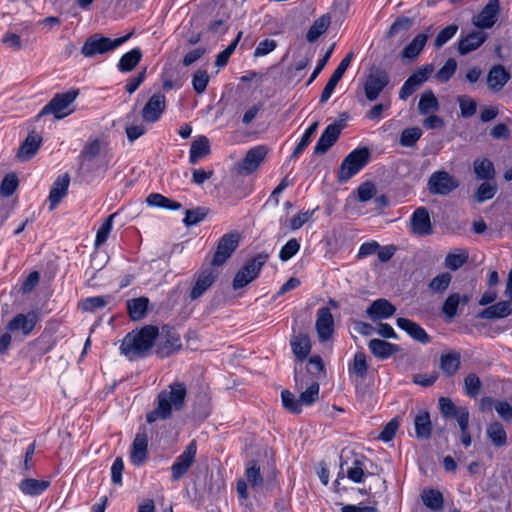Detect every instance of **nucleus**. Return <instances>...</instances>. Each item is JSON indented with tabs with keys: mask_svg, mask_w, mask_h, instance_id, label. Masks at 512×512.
Returning <instances> with one entry per match:
<instances>
[{
	"mask_svg": "<svg viewBox=\"0 0 512 512\" xmlns=\"http://www.w3.org/2000/svg\"><path fill=\"white\" fill-rule=\"evenodd\" d=\"M186 397L187 386L184 382L170 383L158 393L155 407L146 414V421L151 424L158 420L171 419L174 412H179L184 408Z\"/></svg>",
	"mask_w": 512,
	"mask_h": 512,
	"instance_id": "1",
	"label": "nucleus"
},
{
	"mask_svg": "<svg viewBox=\"0 0 512 512\" xmlns=\"http://www.w3.org/2000/svg\"><path fill=\"white\" fill-rule=\"evenodd\" d=\"M158 336V328L145 325L139 330L129 332L122 340L120 351L128 359L134 360L147 356Z\"/></svg>",
	"mask_w": 512,
	"mask_h": 512,
	"instance_id": "2",
	"label": "nucleus"
},
{
	"mask_svg": "<svg viewBox=\"0 0 512 512\" xmlns=\"http://www.w3.org/2000/svg\"><path fill=\"white\" fill-rule=\"evenodd\" d=\"M79 94V90L71 89L64 93L56 94L39 112L37 117L52 114L56 119H63L73 113V103Z\"/></svg>",
	"mask_w": 512,
	"mask_h": 512,
	"instance_id": "3",
	"label": "nucleus"
},
{
	"mask_svg": "<svg viewBox=\"0 0 512 512\" xmlns=\"http://www.w3.org/2000/svg\"><path fill=\"white\" fill-rule=\"evenodd\" d=\"M131 34H127L123 37L111 39L109 37L94 34L90 36L83 44L81 48V54L86 58H93L97 55H103L111 52L124 44Z\"/></svg>",
	"mask_w": 512,
	"mask_h": 512,
	"instance_id": "4",
	"label": "nucleus"
},
{
	"mask_svg": "<svg viewBox=\"0 0 512 512\" xmlns=\"http://www.w3.org/2000/svg\"><path fill=\"white\" fill-rule=\"evenodd\" d=\"M369 159L370 151L366 147L351 151L340 165L338 179L340 181L349 180L368 164Z\"/></svg>",
	"mask_w": 512,
	"mask_h": 512,
	"instance_id": "5",
	"label": "nucleus"
},
{
	"mask_svg": "<svg viewBox=\"0 0 512 512\" xmlns=\"http://www.w3.org/2000/svg\"><path fill=\"white\" fill-rule=\"evenodd\" d=\"M295 387L300 393V401L302 406H310L319 399V383L314 380L309 371H303V369L295 366Z\"/></svg>",
	"mask_w": 512,
	"mask_h": 512,
	"instance_id": "6",
	"label": "nucleus"
},
{
	"mask_svg": "<svg viewBox=\"0 0 512 512\" xmlns=\"http://www.w3.org/2000/svg\"><path fill=\"white\" fill-rule=\"evenodd\" d=\"M268 258L269 255L267 253L261 252L247 260L234 277L233 289L238 290L243 288L256 279Z\"/></svg>",
	"mask_w": 512,
	"mask_h": 512,
	"instance_id": "7",
	"label": "nucleus"
},
{
	"mask_svg": "<svg viewBox=\"0 0 512 512\" xmlns=\"http://www.w3.org/2000/svg\"><path fill=\"white\" fill-rule=\"evenodd\" d=\"M156 341V353L161 358L169 357L182 348L180 334L170 327H163L161 332L158 331Z\"/></svg>",
	"mask_w": 512,
	"mask_h": 512,
	"instance_id": "8",
	"label": "nucleus"
},
{
	"mask_svg": "<svg viewBox=\"0 0 512 512\" xmlns=\"http://www.w3.org/2000/svg\"><path fill=\"white\" fill-rule=\"evenodd\" d=\"M427 186L433 195H448L458 188L459 181L447 171L439 170L430 175Z\"/></svg>",
	"mask_w": 512,
	"mask_h": 512,
	"instance_id": "9",
	"label": "nucleus"
},
{
	"mask_svg": "<svg viewBox=\"0 0 512 512\" xmlns=\"http://www.w3.org/2000/svg\"><path fill=\"white\" fill-rule=\"evenodd\" d=\"M39 321L40 313L37 310L19 313L6 324V330L12 334L21 333L23 337H27L32 334Z\"/></svg>",
	"mask_w": 512,
	"mask_h": 512,
	"instance_id": "10",
	"label": "nucleus"
},
{
	"mask_svg": "<svg viewBox=\"0 0 512 512\" xmlns=\"http://www.w3.org/2000/svg\"><path fill=\"white\" fill-rule=\"evenodd\" d=\"M197 453V445L193 440L185 448V450L176 457L171 466V480L177 482L182 479L190 470L195 462Z\"/></svg>",
	"mask_w": 512,
	"mask_h": 512,
	"instance_id": "11",
	"label": "nucleus"
},
{
	"mask_svg": "<svg viewBox=\"0 0 512 512\" xmlns=\"http://www.w3.org/2000/svg\"><path fill=\"white\" fill-rule=\"evenodd\" d=\"M433 71L434 66L432 64H426L416 69L400 88L399 98L401 100H407L414 93L418 86L422 85L428 80Z\"/></svg>",
	"mask_w": 512,
	"mask_h": 512,
	"instance_id": "12",
	"label": "nucleus"
},
{
	"mask_svg": "<svg viewBox=\"0 0 512 512\" xmlns=\"http://www.w3.org/2000/svg\"><path fill=\"white\" fill-rule=\"evenodd\" d=\"M239 245L238 233H230L223 235L217 245L216 252L212 259V265H223L233 254Z\"/></svg>",
	"mask_w": 512,
	"mask_h": 512,
	"instance_id": "13",
	"label": "nucleus"
},
{
	"mask_svg": "<svg viewBox=\"0 0 512 512\" xmlns=\"http://www.w3.org/2000/svg\"><path fill=\"white\" fill-rule=\"evenodd\" d=\"M389 83V76L383 70L371 72L364 83L365 96L369 101H375Z\"/></svg>",
	"mask_w": 512,
	"mask_h": 512,
	"instance_id": "14",
	"label": "nucleus"
},
{
	"mask_svg": "<svg viewBox=\"0 0 512 512\" xmlns=\"http://www.w3.org/2000/svg\"><path fill=\"white\" fill-rule=\"evenodd\" d=\"M315 329L320 342L330 340L334 334V317L328 307L317 310Z\"/></svg>",
	"mask_w": 512,
	"mask_h": 512,
	"instance_id": "15",
	"label": "nucleus"
},
{
	"mask_svg": "<svg viewBox=\"0 0 512 512\" xmlns=\"http://www.w3.org/2000/svg\"><path fill=\"white\" fill-rule=\"evenodd\" d=\"M166 97L162 93L153 94L142 109L141 115L145 122L154 123L158 121L165 111Z\"/></svg>",
	"mask_w": 512,
	"mask_h": 512,
	"instance_id": "16",
	"label": "nucleus"
},
{
	"mask_svg": "<svg viewBox=\"0 0 512 512\" xmlns=\"http://www.w3.org/2000/svg\"><path fill=\"white\" fill-rule=\"evenodd\" d=\"M268 149L264 145H258L248 150L244 159L239 164V172L251 174L258 169L264 161Z\"/></svg>",
	"mask_w": 512,
	"mask_h": 512,
	"instance_id": "17",
	"label": "nucleus"
},
{
	"mask_svg": "<svg viewBox=\"0 0 512 512\" xmlns=\"http://www.w3.org/2000/svg\"><path fill=\"white\" fill-rule=\"evenodd\" d=\"M353 56H354L353 53L350 52L341 60L338 67L333 72L332 76L328 80L327 84L325 85V87L321 93V96H320L321 103H326L330 99V97L332 96V94L335 90V87L337 86L339 81L342 79L344 73L348 69V67L353 59Z\"/></svg>",
	"mask_w": 512,
	"mask_h": 512,
	"instance_id": "18",
	"label": "nucleus"
},
{
	"mask_svg": "<svg viewBox=\"0 0 512 512\" xmlns=\"http://www.w3.org/2000/svg\"><path fill=\"white\" fill-rule=\"evenodd\" d=\"M499 10V0H489L480 13L473 18V24L481 29L491 28L497 21Z\"/></svg>",
	"mask_w": 512,
	"mask_h": 512,
	"instance_id": "19",
	"label": "nucleus"
},
{
	"mask_svg": "<svg viewBox=\"0 0 512 512\" xmlns=\"http://www.w3.org/2000/svg\"><path fill=\"white\" fill-rule=\"evenodd\" d=\"M341 129L342 127L338 123L329 124L318 139L314 147V153L317 155L325 154L337 141Z\"/></svg>",
	"mask_w": 512,
	"mask_h": 512,
	"instance_id": "20",
	"label": "nucleus"
},
{
	"mask_svg": "<svg viewBox=\"0 0 512 512\" xmlns=\"http://www.w3.org/2000/svg\"><path fill=\"white\" fill-rule=\"evenodd\" d=\"M291 350L295 356L296 366L302 369L303 361L308 357L311 351V341L307 334L293 335L290 339Z\"/></svg>",
	"mask_w": 512,
	"mask_h": 512,
	"instance_id": "21",
	"label": "nucleus"
},
{
	"mask_svg": "<svg viewBox=\"0 0 512 512\" xmlns=\"http://www.w3.org/2000/svg\"><path fill=\"white\" fill-rule=\"evenodd\" d=\"M411 230L414 234L425 236L432 233L430 215L425 207L417 208L410 219Z\"/></svg>",
	"mask_w": 512,
	"mask_h": 512,
	"instance_id": "22",
	"label": "nucleus"
},
{
	"mask_svg": "<svg viewBox=\"0 0 512 512\" xmlns=\"http://www.w3.org/2000/svg\"><path fill=\"white\" fill-rule=\"evenodd\" d=\"M148 436L145 432H138L133 440L130 450V461L135 466L142 465L147 459Z\"/></svg>",
	"mask_w": 512,
	"mask_h": 512,
	"instance_id": "23",
	"label": "nucleus"
},
{
	"mask_svg": "<svg viewBox=\"0 0 512 512\" xmlns=\"http://www.w3.org/2000/svg\"><path fill=\"white\" fill-rule=\"evenodd\" d=\"M70 184V177L67 173L59 175L54 181L49 192L50 210H54L62 199L67 195Z\"/></svg>",
	"mask_w": 512,
	"mask_h": 512,
	"instance_id": "24",
	"label": "nucleus"
},
{
	"mask_svg": "<svg viewBox=\"0 0 512 512\" xmlns=\"http://www.w3.org/2000/svg\"><path fill=\"white\" fill-rule=\"evenodd\" d=\"M395 312V306L388 300L382 298L373 301L366 310V314L373 321L390 318Z\"/></svg>",
	"mask_w": 512,
	"mask_h": 512,
	"instance_id": "25",
	"label": "nucleus"
},
{
	"mask_svg": "<svg viewBox=\"0 0 512 512\" xmlns=\"http://www.w3.org/2000/svg\"><path fill=\"white\" fill-rule=\"evenodd\" d=\"M42 143V137L36 133H30L20 145L17 158L26 162L35 156Z\"/></svg>",
	"mask_w": 512,
	"mask_h": 512,
	"instance_id": "26",
	"label": "nucleus"
},
{
	"mask_svg": "<svg viewBox=\"0 0 512 512\" xmlns=\"http://www.w3.org/2000/svg\"><path fill=\"white\" fill-rule=\"evenodd\" d=\"M512 313V299L500 301L479 312L478 318L481 319H499L505 318Z\"/></svg>",
	"mask_w": 512,
	"mask_h": 512,
	"instance_id": "27",
	"label": "nucleus"
},
{
	"mask_svg": "<svg viewBox=\"0 0 512 512\" xmlns=\"http://www.w3.org/2000/svg\"><path fill=\"white\" fill-rule=\"evenodd\" d=\"M487 38L483 31H474L467 34L459 40L458 51L461 55H466L479 48Z\"/></svg>",
	"mask_w": 512,
	"mask_h": 512,
	"instance_id": "28",
	"label": "nucleus"
},
{
	"mask_svg": "<svg viewBox=\"0 0 512 512\" xmlns=\"http://www.w3.org/2000/svg\"><path fill=\"white\" fill-rule=\"evenodd\" d=\"M510 79L509 72L502 66H493L487 75V85L494 91L498 92L507 84Z\"/></svg>",
	"mask_w": 512,
	"mask_h": 512,
	"instance_id": "29",
	"label": "nucleus"
},
{
	"mask_svg": "<svg viewBox=\"0 0 512 512\" xmlns=\"http://www.w3.org/2000/svg\"><path fill=\"white\" fill-rule=\"evenodd\" d=\"M368 348L378 359H388L400 350L398 345L377 338L369 341Z\"/></svg>",
	"mask_w": 512,
	"mask_h": 512,
	"instance_id": "30",
	"label": "nucleus"
},
{
	"mask_svg": "<svg viewBox=\"0 0 512 512\" xmlns=\"http://www.w3.org/2000/svg\"><path fill=\"white\" fill-rule=\"evenodd\" d=\"M216 274L213 270L207 269L199 273L196 283L191 290L190 298L196 300L201 297L214 283Z\"/></svg>",
	"mask_w": 512,
	"mask_h": 512,
	"instance_id": "31",
	"label": "nucleus"
},
{
	"mask_svg": "<svg viewBox=\"0 0 512 512\" xmlns=\"http://www.w3.org/2000/svg\"><path fill=\"white\" fill-rule=\"evenodd\" d=\"M396 324L400 329L406 331L414 340L421 343H428L430 341L429 335L417 323L407 318L400 317L396 320Z\"/></svg>",
	"mask_w": 512,
	"mask_h": 512,
	"instance_id": "32",
	"label": "nucleus"
},
{
	"mask_svg": "<svg viewBox=\"0 0 512 512\" xmlns=\"http://www.w3.org/2000/svg\"><path fill=\"white\" fill-rule=\"evenodd\" d=\"M104 149V142L99 139L89 141L82 149L79 159L82 166L96 160Z\"/></svg>",
	"mask_w": 512,
	"mask_h": 512,
	"instance_id": "33",
	"label": "nucleus"
},
{
	"mask_svg": "<svg viewBox=\"0 0 512 512\" xmlns=\"http://www.w3.org/2000/svg\"><path fill=\"white\" fill-rule=\"evenodd\" d=\"M210 153V143L206 136H198L191 143L189 162L196 164L201 158Z\"/></svg>",
	"mask_w": 512,
	"mask_h": 512,
	"instance_id": "34",
	"label": "nucleus"
},
{
	"mask_svg": "<svg viewBox=\"0 0 512 512\" xmlns=\"http://www.w3.org/2000/svg\"><path fill=\"white\" fill-rule=\"evenodd\" d=\"M49 486V481L37 480L34 478H25L22 481H20L19 490L24 495L34 497L41 495Z\"/></svg>",
	"mask_w": 512,
	"mask_h": 512,
	"instance_id": "35",
	"label": "nucleus"
},
{
	"mask_svg": "<svg viewBox=\"0 0 512 512\" xmlns=\"http://www.w3.org/2000/svg\"><path fill=\"white\" fill-rule=\"evenodd\" d=\"M414 427L416 437L419 439H428L432 432V423L427 411H419L414 418Z\"/></svg>",
	"mask_w": 512,
	"mask_h": 512,
	"instance_id": "36",
	"label": "nucleus"
},
{
	"mask_svg": "<svg viewBox=\"0 0 512 512\" xmlns=\"http://www.w3.org/2000/svg\"><path fill=\"white\" fill-rule=\"evenodd\" d=\"M148 304L149 300L146 297H139L128 300L126 305L130 318L133 321H139L143 319L147 314Z\"/></svg>",
	"mask_w": 512,
	"mask_h": 512,
	"instance_id": "37",
	"label": "nucleus"
},
{
	"mask_svg": "<svg viewBox=\"0 0 512 512\" xmlns=\"http://www.w3.org/2000/svg\"><path fill=\"white\" fill-rule=\"evenodd\" d=\"M461 355L457 351L442 354L440 357V369L447 376L454 375L460 368Z\"/></svg>",
	"mask_w": 512,
	"mask_h": 512,
	"instance_id": "38",
	"label": "nucleus"
},
{
	"mask_svg": "<svg viewBox=\"0 0 512 512\" xmlns=\"http://www.w3.org/2000/svg\"><path fill=\"white\" fill-rule=\"evenodd\" d=\"M142 51L140 48H133L129 52L122 55L120 58L117 68L120 72L132 71L141 61Z\"/></svg>",
	"mask_w": 512,
	"mask_h": 512,
	"instance_id": "39",
	"label": "nucleus"
},
{
	"mask_svg": "<svg viewBox=\"0 0 512 512\" xmlns=\"http://www.w3.org/2000/svg\"><path fill=\"white\" fill-rule=\"evenodd\" d=\"M439 101L431 90H426L418 102V111L422 115L435 113L439 110Z\"/></svg>",
	"mask_w": 512,
	"mask_h": 512,
	"instance_id": "40",
	"label": "nucleus"
},
{
	"mask_svg": "<svg viewBox=\"0 0 512 512\" xmlns=\"http://www.w3.org/2000/svg\"><path fill=\"white\" fill-rule=\"evenodd\" d=\"M429 35L427 33L418 34L402 51L403 58L414 59L423 50Z\"/></svg>",
	"mask_w": 512,
	"mask_h": 512,
	"instance_id": "41",
	"label": "nucleus"
},
{
	"mask_svg": "<svg viewBox=\"0 0 512 512\" xmlns=\"http://www.w3.org/2000/svg\"><path fill=\"white\" fill-rule=\"evenodd\" d=\"M421 498L427 508L433 511H441L443 509L444 499L440 491L435 489L424 490Z\"/></svg>",
	"mask_w": 512,
	"mask_h": 512,
	"instance_id": "42",
	"label": "nucleus"
},
{
	"mask_svg": "<svg viewBox=\"0 0 512 512\" xmlns=\"http://www.w3.org/2000/svg\"><path fill=\"white\" fill-rule=\"evenodd\" d=\"M486 433L490 441L496 447H502L507 443V434L503 425L499 422L487 426Z\"/></svg>",
	"mask_w": 512,
	"mask_h": 512,
	"instance_id": "43",
	"label": "nucleus"
},
{
	"mask_svg": "<svg viewBox=\"0 0 512 512\" xmlns=\"http://www.w3.org/2000/svg\"><path fill=\"white\" fill-rule=\"evenodd\" d=\"M473 168L478 179L491 180L495 176L494 165L489 159H476Z\"/></svg>",
	"mask_w": 512,
	"mask_h": 512,
	"instance_id": "44",
	"label": "nucleus"
},
{
	"mask_svg": "<svg viewBox=\"0 0 512 512\" xmlns=\"http://www.w3.org/2000/svg\"><path fill=\"white\" fill-rule=\"evenodd\" d=\"M146 203L150 207L165 208L168 210H179L181 208L179 202L171 200L159 193H151L146 198Z\"/></svg>",
	"mask_w": 512,
	"mask_h": 512,
	"instance_id": "45",
	"label": "nucleus"
},
{
	"mask_svg": "<svg viewBox=\"0 0 512 512\" xmlns=\"http://www.w3.org/2000/svg\"><path fill=\"white\" fill-rule=\"evenodd\" d=\"M245 476L252 488L256 489L262 487L264 481L260 471V465L256 461L251 460L247 463Z\"/></svg>",
	"mask_w": 512,
	"mask_h": 512,
	"instance_id": "46",
	"label": "nucleus"
},
{
	"mask_svg": "<svg viewBox=\"0 0 512 512\" xmlns=\"http://www.w3.org/2000/svg\"><path fill=\"white\" fill-rule=\"evenodd\" d=\"M330 25L329 16H321L310 26L306 38L309 42H315L322 34L326 32Z\"/></svg>",
	"mask_w": 512,
	"mask_h": 512,
	"instance_id": "47",
	"label": "nucleus"
},
{
	"mask_svg": "<svg viewBox=\"0 0 512 512\" xmlns=\"http://www.w3.org/2000/svg\"><path fill=\"white\" fill-rule=\"evenodd\" d=\"M317 129H318V122H314L305 130L299 143L297 144L294 151L292 152L291 158H298L300 156V154L305 150V148L312 141Z\"/></svg>",
	"mask_w": 512,
	"mask_h": 512,
	"instance_id": "48",
	"label": "nucleus"
},
{
	"mask_svg": "<svg viewBox=\"0 0 512 512\" xmlns=\"http://www.w3.org/2000/svg\"><path fill=\"white\" fill-rule=\"evenodd\" d=\"M368 365L366 354L358 351L354 355L353 363L349 366V372L355 374L359 378H364L367 374Z\"/></svg>",
	"mask_w": 512,
	"mask_h": 512,
	"instance_id": "49",
	"label": "nucleus"
},
{
	"mask_svg": "<svg viewBox=\"0 0 512 512\" xmlns=\"http://www.w3.org/2000/svg\"><path fill=\"white\" fill-rule=\"evenodd\" d=\"M451 281L452 275L450 273H440L429 282L428 288L434 293H443L448 289Z\"/></svg>",
	"mask_w": 512,
	"mask_h": 512,
	"instance_id": "50",
	"label": "nucleus"
},
{
	"mask_svg": "<svg viewBox=\"0 0 512 512\" xmlns=\"http://www.w3.org/2000/svg\"><path fill=\"white\" fill-rule=\"evenodd\" d=\"M114 217H115V214L110 215L97 230L95 241H94V246L96 248H99L107 241L108 236L111 233L112 228H113Z\"/></svg>",
	"mask_w": 512,
	"mask_h": 512,
	"instance_id": "51",
	"label": "nucleus"
},
{
	"mask_svg": "<svg viewBox=\"0 0 512 512\" xmlns=\"http://www.w3.org/2000/svg\"><path fill=\"white\" fill-rule=\"evenodd\" d=\"M422 136V130L418 127L404 129L399 143L403 147H413Z\"/></svg>",
	"mask_w": 512,
	"mask_h": 512,
	"instance_id": "52",
	"label": "nucleus"
},
{
	"mask_svg": "<svg viewBox=\"0 0 512 512\" xmlns=\"http://www.w3.org/2000/svg\"><path fill=\"white\" fill-rule=\"evenodd\" d=\"M282 404L291 413L298 414L302 411V403L300 398H296L295 395L289 390H283L281 392Z\"/></svg>",
	"mask_w": 512,
	"mask_h": 512,
	"instance_id": "53",
	"label": "nucleus"
},
{
	"mask_svg": "<svg viewBox=\"0 0 512 512\" xmlns=\"http://www.w3.org/2000/svg\"><path fill=\"white\" fill-rule=\"evenodd\" d=\"M110 300L107 296H93L84 299L81 302V308L83 311L94 312L98 309L105 307Z\"/></svg>",
	"mask_w": 512,
	"mask_h": 512,
	"instance_id": "54",
	"label": "nucleus"
},
{
	"mask_svg": "<svg viewBox=\"0 0 512 512\" xmlns=\"http://www.w3.org/2000/svg\"><path fill=\"white\" fill-rule=\"evenodd\" d=\"M460 305V294L459 293H451L448 295L446 300L444 301L442 305V312L443 314L449 318L452 319L457 314L458 306Z\"/></svg>",
	"mask_w": 512,
	"mask_h": 512,
	"instance_id": "55",
	"label": "nucleus"
},
{
	"mask_svg": "<svg viewBox=\"0 0 512 512\" xmlns=\"http://www.w3.org/2000/svg\"><path fill=\"white\" fill-rule=\"evenodd\" d=\"M457 69V62L455 59L450 58L446 61L443 67H441L435 74L437 81L441 83L448 82L451 77L455 74Z\"/></svg>",
	"mask_w": 512,
	"mask_h": 512,
	"instance_id": "56",
	"label": "nucleus"
},
{
	"mask_svg": "<svg viewBox=\"0 0 512 512\" xmlns=\"http://www.w3.org/2000/svg\"><path fill=\"white\" fill-rule=\"evenodd\" d=\"M464 386L466 394L471 398H475L480 393L481 380L476 374L470 373L464 379Z\"/></svg>",
	"mask_w": 512,
	"mask_h": 512,
	"instance_id": "57",
	"label": "nucleus"
},
{
	"mask_svg": "<svg viewBox=\"0 0 512 512\" xmlns=\"http://www.w3.org/2000/svg\"><path fill=\"white\" fill-rule=\"evenodd\" d=\"M496 191H497V188L494 184L489 183V182H484L478 187V189L475 193V199L479 203L485 202L487 200L492 199L494 197V195L496 194Z\"/></svg>",
	"mask_w": 512,
	"mask_h": 512,
	"instance_id": "58",
	"label": "nucleus"
},
{
	"mask_svg": "<svg viewBox=\"0 0 512 512\" xmlns=\"http://www.w3.org/2000/svg\"><path fill=\"white\" fill-rule=\"evenodd\" d=\"M468 259L466 252L461 253H449L445 258V267L450 270H457L463 266Z\"/></svg>",
	"mask_w": 512,
	"mask_h": 512,
	"instance_id": "59",
	"label": "nucleus"
},
{
	"mask_svg": "<svg viewBox=\"0 0 512 512\" xmlns=\"http://www.w3.org/2000/svg\"><path fill=\"white\" fill-rule=\"evenodd\" d=\"M458 31V25L451 24L442 29L435 38L434 45L436 48L442 47L450 39H452Z\"/></svg>",
	"mask_w": 512,
	"mask_h": 512,
	"instance_id": "60",
	"label": "nucleus"
},
{
	"mask_svg": "<svg viewBox=\"0 0 512 512\" xmlns=\"http://www.w3.org/2000/svg\"><path fill=\"white\" fill-rule=\"evenodd\" d=\"M412 25H413L412 19L405 17V16L398 17L393 22V24L390 26V29L388 31V36L393 37V36L399 34L400 32L408 31L412 27Z\"/></svg>",
	"mask_w": 512,
	"mask_h": 512,
	"instance_id": "61",
	"label": "nucleus"
},
{
	"mask_svg": "<svg viewBox=\"0 0 512 512\" xmlns=\"http://www.w3.org/2000/svg\"><path fill=\"white\" fill-rule=\"evenodd\" d=\"M300 250V243L297 239L292 238L281 248L279 258L282 261H288Z\"/></svg>",
	"mask_w": 512,
	"mask_h": 512,
	"instance_id": "62",
	"label": "nucleus"
},
{
	"mask_svg": "<svg viewBox=\"0 0 512 512\" xmlns=\"http://www.w3.org/2000/svg\"><path fill=\"white\" fill-rule=\"evenodd\" d=\"M209 76L206 71L198 70L192 78V86L197 94H202L207 88Z\"/></svg>",
	"mask_w": 512,
	"mask_h": 512,
	"instance_id": "63",
	"label": "nucleus"
},
{
	"mask_svg": "<svg viewBox=\"0 0 512 512\" xmlns=\"http://www.w3.org/2000/svg\"><path fill=\"white\" fill-rule=\"evenodd\" d=\"M457 100L459 103L462 117L468 118L476 113L477 103L475 100L464 96H459Z\"/></svg>",
	"mask_w": 512,
	"mask_h": 512,
	"instance_id": "64",
	"label": "nucleus"
}]
</instances>
